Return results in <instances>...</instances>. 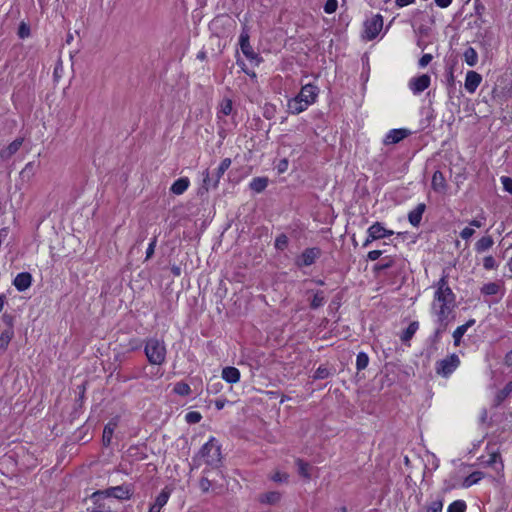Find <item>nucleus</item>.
Returning a JSON list of instances; mask_svg holds the SVG:
<instances>
[{"instance_id": "obj_18", "label": "nucleus", "mask_w": 512, "mask_h": 512, "mask_svg": "<svg viewBox=\"0 0 512 512\" xmlns=\"http://www.w3.org/2000/svg\"><path fill=\"white\" fill-rule=\"evenodd\" d=\"M426 210V205L424 203H419L412 211L408 214V220L410 224L414 227H418L422 220V215Z\"/></svg>"}, {"instance_id": "obj_38", "label": "nucleus", "mask_w": 512, "mask_h": 512, "mask_svg": "<svg viewBox=\"0 0 512 512\" xmlns=\"http://www.w3.org/2000/svg\"><path fill=\"white\" fill-rule=\"evenodd\" d=\"M173 391L177 395L188 396L191 393V388L187 383L180 381L174 385Z\"/></svg>"}, {"instance_id": "obj_7", "label": "nucleus", "mask_w": 512, "mask_h": 512, "mask_svg": "<svg viewBox=\"0 0 512 512\" xmlns=\"http://www.w3.org/2000/svg\"><path fill=\"white\" fill-rule=\"evenodd\" d=\"M383 28V17L380 14L373 15L364 22L363 38L375 39Z\"/></svg>"}, {"instance_id": "obj_62", "label": "nucleus", "mask_w": 512, "mask_h": 512, "mask_svg": "<svg viewBox=\"0 0 512 512\" xmlns=\"http://www.w3.org/2000/svg\"><path fill=\"white\" fill-rule=\"evenodd\" d=\"M433 59V56L431 54H424L420 59H419V66L420 67H426Z\"/></svg>"}, {"instance_id": "obj_22", "label": "nucleus", "mask_w": 512, "mask_h": 512, "mask_svg": "<svg viewBox=\"0 0 512 512\" xmlns=\"http://www.w3.org/2000/svg\"><path fill=\"white\" fill-rule=\"evenodd\" d=\"M475 324L474 319L468 320L465 324L458 326L453 332L454 345L459 346L463 335Z\"/></svg>"}, {"instance_id": "obj_13", "label": "nucleus", "mask_w": 512, "mask_h": 512, "mask_svg": "<svg viewBox=\"0 0 512 512\" xmlns=\"http://www.w3.org/2000/svg\"><path fill=\"white\" fill-rule=\"evenodd\" d=\"M410 134H411V131L408 129H405V128L392 129L386 134V136L383 140V144L384 145L397 144L400 141H402L403 139H405L406 137H408Z\"/></svg>"}, {"instance_id": "obj_40", "label": "nucleus", "mask_w": 512, "mask_h": 512, "mask_svg": "<svg viewBox=\"0 0 512 512\" xmlns=\"http://www.w3.org/2000/svg\"><path fill=\"white\" fill-rule=\"evenodd\" d=\"M369 364V357L365 352H359L356 357V369L358 371L364 370Z\"/></svg>"}, {"instance_id": "obj_41", "label": "nucleus", "mask_w": 512, "mask_h": 512, "mask_svg": "<svg viewBox=\"0 0 512 512\" xmlns=\"http://www.w3.org/2000/svg\"><path fill=\"white\" fill-rule=\"evenodd\" d=\"M114 426H115V424L112 425L111 423H108L104 427L103 437H102V441H103L104 446H109L110 445L111 439H112V436H113V432H114Z\"/></svg>"}, {"instance_id": "obj_60", "label": "nucleus", "mask_w": 512, "mask_h": 512, "mask_svg": "<svg viewBox=\"0 0 512 512\" xmlns=\"http://www.w3.org/2000/svg\"><path fill=\"white\" fill-rule=\"evenodd\" d=\"M288 474L286 473H280V472H276L272 477L271 479L274 481V482H287L288 481Z\"/></svg>"}, {"instance_id": "obj_12", "label": "nucleus", "mask_w": 512, "mask_h": 512, "mask_svg": "<svg viewBox=\"0 0 512 512\" xmlns=\"http://www.w3.org/2000/svg\"><path fill=\"white\" fill-rule=\"evenodd\" d=\"M430 82V76L428 74H422L418 77H413L410 79L409 88L415 95H418L430 86Z\"/></svg>"}, {"instance_id": "obj_29", "label": "nucleus", "mask_w": 512, "mask_h": 512, "mask_svg": "<svg viewBox=\"0 0 512 512\" xmlns=\"http://www.w3.org/2000/svg\"><path fill=\"white\" fill-rule=\"evenodd\" d=\"M512 393V381L508 382L495 396V405H500Z\"/></svg>"}, {"instance_id": "obj_57", "label": "nucleus", "mask_w": 512, "mask_h": 512, "mask_svg": "<svg viewBox=\"0 0 512 512\" xmlns=\"http://www.w3.org/2000/svg\"><path fill=\"white\" fill-rule=\"evenodd\" d=\"M501 182L503 184L504 190L512 194V178L503 176L501 177Z\"/></svg>"}, {"instance_id": "obj_36", "label": "nucleus", "mask_w": 512, "mask_h": 512, "mask_svg": "<svg viewBox=\"0 0 512 512\" xmlns=\"http://www.w3.org/2000/svg\"><path fill=\"white\" fill-rule=\"evenodd\" d=\"M169 497H170V490L167 487H165L164 489H162V491L156 497L154 505L157 508H162L168 502Z\"/></svg>"}, {"instance_id": "obj_27", "label": "nucleus", "mask_w": 512, "mask_h": 512, "mask_svg": "<svg viewBox=\"0 0 512 512\" xmlns=\"http://www.w3.org/2000/svg\"><path fill=\"white\" fill-rule=\"evenodd\" d=\"M281 499V494L277 491H270L259 496V501L262 504L274 505Z\"/></svg>"}, {"instance_id": "obj_16", "label": "nucleus", "mask_w": 512, "mask_h": 512, "mask_svg": "<svg viewBox=\"0 0 512 512\" xmlns=\"http://www.w3.org/2000/svg\"><path fill=\"white\" fill-rule=\"evenodd\" d=\"M367 232H370L371 239L377 240L390 237L394 234L392 230L384 228L381 222H375L368 228Z\"/></svg>"}, {"instance_id": "obj_58", "label": "nucleus", "mask_w": 512, "mask_h": 512, "mask_svg": "<svg viewBox=\"0 0 512 512\" xmlns=\"http://www.w3.org/2000/svg\"><path fill=\"white\" fill-rule=\"evenodd\" d=\"M237 65L241 67L242 71L247 74L248 76H250L251 78H256V73L254 71H251L249 70L247 67H246V64L243 60L241 59H237Z\"/></svg>"}, {"instance_id": "obj_35", "label": "nucleus", "mask_w": 512, "mask_h": 512, "mask_svg": "<svg viewBox=\"0 0 512 512\" xmlns=\"http://www.w3.org/2000/svg\"><path fill=\"white\" fill-rule=\"evenodd\" d=\"M325 302L324 292L322 290H318L314 293L312 300L310 301V308L316 310L323 306Z\"/></svg>"}, {"instance_id": "obj_50", "label": "nucleus", "mask_w": 512, "mask_h": 512, "mask_svg": "<svg viewBox=\"0 0 512 512\" xmlns=\"http://www.w3.org/2000/svg\"><path fill=\"white\" fill-rule=\"evenodd\" d=\"M220 112L223 115H230L232 112V101L230 99H224L220 105Z\"/></svg>"}, {"instance_id": "obj_17", "label": "nucleus", "mask_w": 512, "mask_h": 512, "mask_svg": "<svg viewBox=\"0 0 512 512\" xmlns=\"http://www.w3.org/2000/svg\"><path fill=\"white\" fill-rule=\"evenodd\" d=\"M482 81V76L476 71L470 70L466 74L465 89L469 93H474Z\"/></svg>"}, {"instance_id": "obj_9", "label": "nucleus", "mask_w": 512, "mask_h": 512, "mask_svg": "<svg viewBox=\"0 0 512 512\" xmlns=\"http://www.w3.org/2000/svg\"><path fill=\"white\" fill-rule=\"evenodd\" d=\"M322 251L318 247L306 248L300 256L296 258L295 264L297 267L311 266L321 256Z\"/></svg>"}, {"instance_id": "obj_55", "label": "nucleus", "mask_w": 512, "mask_h": 512, "mask_svg": "<svg viewBox=\"0 0 512 512\" xmlns=\"http://www.w3.org/2000/svg\"><path fill=\"white\" fill-rule=\"evenodd\" d=\"M18 35L22 39L28 37L30 35L29 26L22 22L18 28Z\"/></svg>"}, {"instance_id": "obj_3", "label": "nucleus", "mask_w": 512, "mask_h": 512, "mask_svg": "<svg viewBox=\"0 0 512 512\" xmlns=\"http://www.w3.org/2000/svg\"><path fill=\"white\" fill-rule=\"evenodd\" d=\"M199 454L205 459V463L214 469H218L221 462V445L215 437H211L200 449Z\"/></svg>"}, {"instance_id": "obj_51", "label": "nucleus", "mask_w": 512, "mask_h": 512, "mask_svg": "<svg viewBox=\"0 0 512 512\" xmlns=\"http://www.w3.org/2000/svg\"><path fill=\"white\" fill-rule=\"evenodd\" d=\"M338 1L337 0H327L324 4V11L327 14H332L337 10Z\"/></svg>"}, {"instance_id": "obj_4", "label": "nucleus", "mask_w": 512, "mask_h": 512, "mask_svg": "<svg viewBox=\"0 0 512 512\" xmlns=\"http://www.w3.org/2000/svg\"><path fill=\"white\" fill-rule=\"evenodd\" d=\"M133 486L131 484H123L115 487H109L105 490H97L93 492L90 499H105L114 497L118 500H129L133 495Z\"/></svg>"}, {"instance_id": "obj_39", "label": "nucleus", "mask_w": 512, "mask_h": 512, "mask_svg": "<svg viewBox=\"0 0 512 512\" xmlns=\"http://www.w3.org/2000/svg\"><path fill=\"white\" fill-rule=\"evenodd\" d=\"M296 465H297L299 475H301L304 478H310V473H309L310 464L308 462L304 461L303 459L298 458L296 460Z\"/></svg>"}, {"instance_id": "obj_14", "label": "nucleus", "mask_w": 512, "mask_h": 512, "mask_svg": "<svg viewBox=\"0 0 512 512\" xmlns=\"http://www.w3.org/2000/svg\"><path fill=\"white\" fill-rule=\"evenodd\" d=\"M213 475L220 476V478L223 479V473L221 470L214 469V468L205 469L204 475L201 477V479L199 481V487L203 493H207L210 490L212 491V484H211L210 477Z\"/></svg>"}, {"instance_id": "obj_32", "label": "nucleus", "mask_w": 512, "mask_h": 512, "mask_svg": "<svg viewBox=\"0 0 512 512\" xmlns=\"http://www.w3.org/2000/svg\"><path fill=\"white\" fill-rule=\"evenodd\" d=\"M93 505L87 508V512H110V507L107 506L104 499H91Z\"/></svg>"}, {"instance_id": "obj_61", "label": "nucleus", "mask_w": 512, "mask_h": 512, "mask_svg": "<svg viewBox=\"0 0 512 512\" xmlns=\"http://www.w3.org/2000/svg\"><path fill=\"white\" fill-rule=\"evenodd\" d=\"M446 81H447L448 87H454V85H455V78H454V73H453V68L452 67H449V69L447 71Z\"/></svg>"}, {"instance_id": "obj_24", "label": "nucleus", "mask_w": 512, "mask_h": 512, "mask_svg": "<svg viewBox=\"0 0 512 512\" xmlns=\"http://www.w3.org/2000/svg\"><path fill=\"white\" fill-rule=\"evenodd\" d=\"M210 480L212 484V492L219 495L226 491L227 484L224 476L223 479H221L220 476L213 475L210 477Z\"/></svg>"}, {"instance_id": "obj_30", "label": "nucleus", "mask_w": 512, "mask_h": 512, "mask_svg": "<svg viewBox=\"0 0 512 512\" xmlns=\"http://www.w3.org/2000/svg\"><path fill=\"white\" fill-rule=\"evenodd\" d=\"M14 337V329H5L0 334V349L5 351Z\"/></svg>"}, {"instance_id": "obj_19", "label": "nucleus", "mask_w": 512, "mask_h": 512, "mask_svg": "<svg viewBox=\"0 0 512 512\" xmlns=\"http://www.w3.org/2000/svg\"><path fill=\"white\" fill-rule=\"evenodd\" d=\"M308 104L298 99L296 96L288 100L287 111L289 114H300L308 108Z\"/></svg>"}, {"instance_id": "obj_46", "label": "nucleus", "mask_w": 512, "mask_h": 512, "mask_svg": "<svg viewBox=\"0 0 512 512\" xmlns=\"http://www.w3.org/2000/svg\"><path fill=\"white\" fill-rule=\"evenodd\" d=\"M276 115V106L271 103H266L263 107V117L267 120H271Z\"/></svg>"}, {"instance_id": "obj_28", "label": "nucleus", "mask_w": 512, "mask_h": 512, "mask_svg": "<svg viewBox=\"0 0 512 512\" xmlns=\"http://www.w3.org/2000/svg\"><path fill=\"white\" fill-rule=\"evenodd\" d=\"M268 186V178L267 177H255L249 184V187L254 192L260 193L266 189Z\"/></svg>"}, {"instance_id": "obj_56", "label": "nucleus", "mask_w": 512, "mask_h": 512, "mask_svg": "<svg viewBox=\"0 0 512 512\" xmlns=\"http://www.w3.org/2000/svg\"><path fill=\"white\" fill-rule=\"evenodd\" d=\"M486 462L489 466H494L497 462H500L501 467L503 466L501 455L499 453H491L489 459Z\"/></svg>"}, {"instance_id": "obj_45", "label": "nucleus", "mask_w": 512, "mask_h": 512, "mask_svg": "<svg viewBox=\"0 0 512 512\" xmlns=\"http://www.w3.org/2000/svg\"><path fill=\"white\" fill-rule=\"evenodd\" d=\"M394 265V260L391 257H385L380 263L374 266V271H383L391 268Z\"/></svg>"}, {"instance_id": "obj_33", "label": "nucleus", "mask_w": 512, "mask_h": 512, "mask_svg": "<svg viewBox=\"0 0 512 512\" xmlns=\"http://www.w3.org/2000/svg\"><path fill=\"white\" fill-rule=\"evenodd\" d=\"M464 60L467 63V65L473 67L478 62V54L477 51L473 47H468L464 54Z\"/></svg>"}, {"instance_id": "obj_52", "label": "nucleus", "mask_w": 512, "mask_h": 512, "mask_svg": "<svg viewBox=\"0 0 512 512\" xmlns=\"http://www.w3.org/2000/svg\"><path fill=\"white\" fill-rule=\"evenodd\" d=\"M3 323L7 326L6 329H13L15 317L11 314L4 313L1 317Z\"/></svg>"}, {"instance_id": "obj_21", "label": "nucleus", "mask_w": 512, "mask_h": 512, "mask_svg": "<svg viewBox=\"0 0 512 512\" xmlns=\"http://www.w3.org/2000/svg\"><path fill=\"white\" fill-rule=\"evenodd\" d=\"M222 378L229 384L237 383L240 380V371L233 366L223 368Z\"/></svg>"}, {"instance_id": "obj_37", "label": "nucleus", "mask_w": 512, "mask_h": 512, "mask_svg": "<svg viewBox=\"0 0 512 512\" xmlns=\"http://www.w3.org/2000/svg\"><path fill=\"white\" fill-rule=\"evenodd\" d=\"M22 144H23V139L22 138H16L14 141H12L7 146V148L2 153L6 154L7 157H10V156L15 154L20 149Z\"/></svg>"}, {"instance_id": "obj_54", "label": "nucleus", "mask_w": 512, "mask_h": 512, "mask_svg": "<svg viewBox=\"0 0 512 512\" xmlns=\"http://www.w3.org/2000/svg\"><path fill=\"white\" fill-rule=\"evenodd\" d=\"M156 244H157V237L154 236L146 250V260L150 259L154 255Z\"/></svg>"}, {"instance_id": "obj_43", "label": "nucleus", "mask_w": 512, "mask_h": 512, "mask_svg": "<svg viewBox=\"0 0 512 512\" xmlns=\"http://www.w3.org/2000/svg\"><path fill=\"white\" fill-rule=\"evenodd\" d=\"M288 243H289V240H288L287 235L284 233H281L276 237L274 246L277 250L283 251L287 248Z\"/></svg>"}, {"instance_id": "obj_6", "label": "nucleus", "mask_w": 512, "mask_h": 512, "mask_svg": "<svg viewBox=\"0 0 512 512\" xmlns=\"http://www.w3.org/2000/svg\"><path fill=\"white\" fill-rule=\"evenodd\" d=\"M231 163H232V161L230 158L223 159L222 162L220 163V165L218 166V168L216 169L215 174L213 175V179L210 177L209 170L206 169L203 173V176H204L203 187L206 190H208L210 187H212L214 189L217 188L221 177L229 169V167L231 166Z\"/></svg>"}, {"instance_id": "obj_25", "label": "nucleus", "mask_w": 512, "mask_h": 512, "mask_svg": "<svg viewBox=\"0 0 512 512\" xmlns=\"http://www.w3.org/2000/svg\"><path fill=\"white\" fill-rule=\"evenodd\" d=\"M494 244V240L491 236H483L475 243V251L477 253H483L490 249Z\"/></svg>"}, {"instance_id": "obj_8", "label": "nucleus", "mask_w": 512, "mask_h": 512, "mask_svg": "<svg viewBox=\"0 0 512 512\" xmlns=\"http://www.w3.org/2000/svg\"><path fill=\"white\" fill-rule=\"evenodd\" d=\"M459 365L460 359L455 353H453L436 362V373L443 377H448L458 368Z\"/></svg>"}, {"instance_id": "obj_26", "label": "nucleus", "mask_w": 512, "mask_h": 512, "mask_svg": "<svg viewBox=\"0 0 512 512\" xmlns=\"http://www.w3.org/2000/svg\"><path fill=\"white\" fill-rule=\"evenodd\" d=\"M419 328L418 321H412L409 326L402 332L400 339L403 343H408Z\"/></svg>"}, {"instance_id": "obj_63", "label": "nucleus", "mask_w": 512, "mask_h": 512, "mask_svg": "<svg viewBox=\"0 0 512 512\" xmlns=\"http://www.w3.org/2000/svg\"><path fill=\"white\" fill-rule=\"evenodd\" d=\"M475 233L474 229L466 227L460 232V237L464 240H468Z\"/></svg>"}, {"instance_id": "obj_49", "label": "nucleus", "mask_w": 512, "mask_h": 512, "mask_svg": "<svg viewBox=\"0 0 512 512\" xmlns=\"http://www.w3.org/2000/svg\"><path fill=\"white\" fill-rule=\"evenodd\" d=\"M497 262L495 260V258L491 255L489 256H485L484 259H483V267L484 269L486 270H492V269H496L497 268Z\"/></svg>"}, {"instance_id": "obj_34", "label": "nucleus", "mask_w": 512, "mask_h": 512, "mask_svg": "<svg viewBox=\"0 0 512 512\" xmlns=\"http://www.w3.org/2000/svg\"><path fill=\"white\" fill-rule=\"evenodd\" d=\"M500 285L496 282H489V283H486L484 284L480 291L483 295H486V296H492V295H496L499 290H500Z\"/></svg>"}, {"instance_id": "obj_59", "label": "nucleus", "mask_w": 512, "mask_h": 512, "mask_svg": "<svg viewBox=\"0 0 512 512\" xmlns=\"http://www.w3.org/2000/svg\"><path fill=\"white\" fill-rule=\"evenodd\" d=\"M127 346L129 351H136L142 347V342L139 339H130Z\"/></svg>"}, {"instance_id": "obj_31", "label": "nucleus", "mask_w": 512, "mask_h": 512, "mask_svg": "<svg viewBox=\"0 0 512 512\" xmlns=\"http://www.w3.org/2000/svg\"><path fill=\"white\" fill-rule=\"evenodd\" d=\"M484 474L480 471H474L469 474L462 483V486L465 488L471 487L474 484H477L482 478Z\"/></svg>"}, {"instance_id": "obj_2", "label": "nucleus", "mask_w": 512, "mask_h": 512, "mask_svg": "<svg viewBox=\"0 0 512 512\" xmlns=\"http://www.w3.org/2000/svg\"><path fill=\"white\" fill-rule=\"evenodd\" d=\"M144 353L151 365L161 366L166 361L167 349L164 340L150 337L144 340Z\"/></svg>"}, {"instance_id": "obj_47", "label": "nucleus", "mask_w": 512, "mask_h": 512, "mask_svg": "<svg viewBox=\"0 0 512 512\" xmlns=\"http://www.w3.org/2000/svg\"><path fill=\"white\" fill-rule=\"evenodd\" d=\"M330 371L324 366H319L313 375V379L322 380L330 376Z\"/></svg>"}, {"instance_id": "obj_48", "label": "nucleus", "mask_w": 512, "mask_h": 512, "mask_svg": "<svg viewBox=\"0 0 512 512\" xmlns=\"http://www.w3.org/2000/svg\"><path fill=\"white\" fill-rule=\"evenodd\" d=\"M201 419H202V415L197 411H191L185 415V420L189 424L199 423L201 421Z\"/></svg>"}, {"instance_id": "obj_5", "label": "nucleus", "mask_w": 512, "mask_h": 512, "mask_svg": "<svg viewBox=\"0 0 512 512\" xmlns=\"http://www.w3.org/2000/svg\"><path fill=\"white\" fill-rule=\"evenodd\" d=\"M239 45L244 56L255 65L258 66L263 61V58L258 53L254 52L250 45V34L247 25L242 27V31L239 36Z\"/></svg>"}, {"instance_id": "obj_42", "label": "nucleus", "mask_w": 512, "mask_h": 512, "mask_svg": "<svg viewBox=\"0 0 512 512\" xmlns=\"http://www.w3.org/2000/svg\"><path fill=\"white\" fill-rule=\"evenodd\" d=\"M443 509V498H439L437 500L432 501L429 505H427L423 512H442Z\"/></svg>"}, {"instance_id": "obj_10", "label": "nucleus", "mask_w": 512, "mask_h": 512, "mask_svg": "<svg viewBox=\"0 0 512 512\" xmlns=\"http://www.w3.org/2000/svg\"><path fill=\"white\" fill-rule=\"evenodd\" d=\"M437 317V328L434 331L433 335L430 336L429 341L431 343V348L437 350V344L439 343L442 334L447 330L449 323L454 319V316L444 317V316H436Z\"/></svg>"}, {"instance_id": "obj_53", "label": "nucleus", "mask_w": 512, "mask_h": 512, "mask_svg": "<svg viewBox=\"0 0 512 512\" xmlns=\"http://www.w3.org/2000/svg\"><path fill=\"white\" fill-rule=\"evenodd\" d=\"M128 452L130 453L131 456H134L136 460H144L147 455L143 452H139V449L138 447H130Z\"/></svg>"}, {"instance_id": "obj_11", "label": "nucleus", "mask_w": 512, "mask_h": 512, "mask_svg": "<svg viewBox=\"0 0 512 512\" xmlns=\"http://www.w3.org/2000/svg\"><path fill=\"white\" fill-rule=\"evenodd\" d=\"M319 94V88L314 84H306L302 86L300 92L296 95V97L308 105L313 104L316 101V98Z\"/></svg>"}, {"instance_id": "obj_15", "label": "nucleus", "mask_w": 512, "mask_h": 512, "mask_svg": "<svg viewBox=\"0 0 512 512\" xmlns=\"http://www.w3.org/2000/svg\"><path fill=\"white\" fill-rule=\"evenodd\" d=\"M32 275L29 272H21L13 280V285L19 292L26 291L32 285Z\"/></svg>"}, {"instance_id": "obj_64", "label": "nucleus", "mask_w": 512, "mask_h": 512, "mask_svg": "<svg viewBox=\"0 0 512 512\" xmlns=\"http://www.w3.org/2000/svg\"><path fill=\"white\" fill-rule=\"evenodd\" d=\"M288 160L286 158L281 159L277 165V170L279 173H284L288 169Z\"/></svg>"}, {"instance_id": "obj_20", "label": "nucleus", "mask_w": 512, "mask_h": 512, "mask_svg": "<svg viewBox=\"0 0 512 512\" xmlns=\"http://www.w3.org/2000/svg\"><path fill=\"white\" fill-rule=\"evenodd\" d=\"M431 186L435 192L441 193L446 191V179L441 171L437 170L434 172L432 176Z\"/></svg>"}, {"instance_id": "obj_44", "label": "nucleus", "mask_w": 512, "mask_h": 512, "mask_svg": "<svg viewBox=\"0 0 512 512\" xmlns=\"http://www.w3.org/2000/svg\"><path fill=\"white\" fill-rule=\"evenodd\" d=\"M467 505L463 500H456L452 502L447 509V512H465Z\"/></svg>"}, {"instance_id": "obj_1", "label": "nucleus", "mask_w": 512, "mask_h": 512, "mask_svg": "<svg viewBox=\"0 0 512 512\" xmlns=\"http://www.w3.org/2000/svg\"><path fill=\"white\" fill-rule=\"evenodd\" d=\"M434 287L436 290L431 305L433 314L444 317L454 316L456 295L448 284V275L443 274Z\"/></svg>"}, {"instance_id": "obj_23", "label": "nucleus", "mask_w": 512, "mask_h": 512, "mask_svg": "<svg viewBox=\"0 0 512 512\" xmlns=\"http://www.w3.org/2000/svg\"><path fill=\"white\" fill-rule=\"evenodd\" d=\"M190 181L187 177L178 178L170 187V192L175 195L183 194L189 187Z\"/></svg>"}]
</instances>
